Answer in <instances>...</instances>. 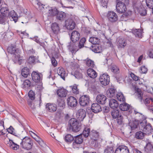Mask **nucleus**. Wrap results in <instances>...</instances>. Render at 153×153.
Listing matches in <instances>:
<instances>
[{
  "label": "nucleus",
  "mask_w": 153,
  "mask_h": 153,
  "mask_svg": "<svg viewBox=\"0 0 153 153\" xmlns=\"http://www.w3.org/2000/svg\"><path fill=\"white\" fill-rule=\"evenodd\" d=\"M58 105L60 107H63L65 106V102L63 100L59 99L57 100Z\"/></svg>",
  "instance_id": "obj_51"
},
{
  "label": "nucleus",
  "mask_w": 153,
  "mask_h": 153,
  "mask_svg": "<svg viewBox=\"0 0 153 153\" xmlns=\"http://www.w3.org/2000/svg\"><path fill=\"white\" fill-rule=\"evenodd\" d=\"M22 75L25 78H27L28 75H30V71L29 68L26 67L23 68L21 70Z\"/></svg>",
  "instance_id": "obj_28"
},
{
  "label": "nucleus",
  "mask_w": 153,
  "mask_h": 153,
  "mask_svg": "<svg viewBox=\"0 0 153 153\" xmlns=\"http://www.w3.org/2000/svg\"><path fill=\"white\" fill-rule=\"evenodd\" d=\"M28 96L31 100H34L35 98V93L32 90H30L28 93Z\"/></svg>",
  "instance_id": "obj_55"
},
{
  "label": "nucleus",
  "mask_w": 153,
  "mask_h": 153,
  "mask_svg": "<svg viewBox=\"0 0 153 153\" xmlns=\"http://www.w3.org/2000/svg\"><path fill=\"white\" fill-rule=\"evenodd\" d=\"M116 8L117 12L120 13L125 12L126 10V6L121 1L117 2Z\"/></svg>",
  "instance_id": "obj_9"
},
{
  "label": "nucleus",
  "mask_w": 153,
  "mask_h": 153,
  "mask_svg": "<svg viewBox=\"0 0 153 153\" xmlns=\"http://www.w3.org/2000/svg\"><path fill=\"white\" fill-rule=\"evenodd\" d=\"M31 82L29 79H26L24 81L22 84V88H28L31 86Z\"/></svg>",
  "instance_id": "obj_41"
},
{
  "label": "nucleus",
  "mask_w": 153,
  "mask_h": 153,
  "mask_svg": "<svg viewBox=\"0 0 153 153\" xmlns=\"http://www.w3.org/2000/svg\"><path fill=\"white\" fill-rule=\"evenodd\" d=\"M117 118L118 123L119 125H121L123 122V117L121 115Z\"/></svg>",
  "instance_id": "obj_59"
},
{
  "label": "nucleus",
  "mask_w": 153,
  "mask_h": 153,
  "mask_svg": "<svg viewBox=\"0 0 153 153\" xmlns=\"http://www.w3.org/2000/svg\"><path fill=\"white\" fill-rule=\"evenodd\" d=\"M19 138L22 140L20 144L22 148L27 150H30L32 148L33 142L30 138L28 137L21 136Z\"/></svg>",
  "instance_id": "obj_2"
},
{
  "label": "nucleus",
  "mask_w": 153,
  "mask_h": 153,
  "mask_svg": "<svg viewBox=\"0 0 153 153\" xmlns=\"http://www.w3.org/2000/svg\"><path fill=\"white\" fill-rule=\"evenodd\" d=\"M146 149L150 153H153V145L150 142H148L146 145Z\"/></svg>",
  "instance_id": "obj_42"
},
{
  "label": "nucleus",
  "mask_w": 153,
  "mask_h": 153,
  "mask_svg": "<svg viewBox=\"0 0 153 153\" xmlns=\"http://www.w3.org/2000/svg\"><path fill=\"white\" fill-rule=\"evenodd\" d=\"M65 26L68 30H72L75 27V23L71 19H68L65 20Z\"/></svg>",
  "instance_id": "obj_15"
},
{
  "label": "nucleus",
  "mask_w": 153,
  "mask_h": 153,
  "mask_svg": "<svg viewBox=\"0 0 153 153\" xmlns=\"http://www.w3.org/2000/svg\"><path fill=\"white\" fill-rule=\"evenodd\" d=\"M78 113V115H81L83 116L84 117L86 116V112L84 109L81 108L77 112Z\"/></svg>",
  "instance_id": "obj_50"
},
{
  "label": "nucleus",
  "mask_w": 153,
  "mask_h": 153,
  "mask_svg": "<svg viewBox=\"0 0 153 153\" xmlns=\"http://www.w3.org/2000/svg\"><path fill=\"white\" fill-rule=\"evenodd\" d=\"M87 137L89 136L92 140H97V138L99 137V133L93 130L90 131V128H88L87 129Z\"/></svg>",
  "instance_id": "obj_12"
},
{
  "label": "nucleus",
  "mask_w": 153,
  "mask_h": 153,
  "mask_svg": "<svg viewBox=\"0 0 153 153\" xmlns=\"http://www.w3.org/2000/svg\"><path fill=\"white\" fill-rule=\"evenodd\" d=\"M100 105L97 103H94L91 105V108H87V114L90 118H91L93 116V112L97 113L102 111Z\"/></svg>",
  "instance_id": "obj_4"
},
{
  "label": "nucleus",
  "mask_w": 153,
  "mask_h": 153,
  "mask_svg": "<svg viewBox=\"0 0 153 153\" xmlns=\"http://www.w3.org/2000/svg\"><path fill=\"white\" fill-rule=\"evenodd\" d=\"M67 102L68 106L71 107H75L78 103L76 98L72 96L68 98Z\"/></svg>",
  "instance_id": "obj_14"
},
{
  "label": "nucleus",
  "mask_w": 153,
  "mask_h": 153,
  "mask_svg": "<svg viewBox=\"0 0 153 153\" xmlns=\"http://www.w3.org/2000/svg\"><path fill=\"white\" fill-rule=\"evenodd\" d=\"M117 44L119 46L123 48L126 45V41L123 38H119L117 40Z\"/></svg>",
  "instance_id": "obj_35"
},
{
  "label": "nucleus",
  "mask_w": 153,
  "mask_h": 153,
  "mask_svg": "<svg viewBox=\"0 0 153 153\" xmlns=\"http://www.w3.org/2000/svg\"><path fill=\"white\" fill-rule=\"evenodd\" d=\"M80 33L77 31H73L71 33L70 39L73 43H76L80 39Z\"/></svg>",
  "instance_id": "obj_13"
},
{
  "label": "nucleus",
  "mask_w": 153,
  "mask_h": 153,
  "mask_svg": "<svg viewBox=\"0 0 153 153\" xmlns=\"http://www.w3.org/2000/svg\"><path fill=\"white\" fill-rule=\"evenodd\" d=\"M51 28L53 32L56 34H58L60 30L59 25L56 22H54L52 24Z\"/></svg>",
  "instance_id": "obj_27"
},
{
  "label": "nucleus",
  "mask_w": 153,
  "mask_h": 153,
  "mask_svg": "<svg viewBox=\"0 0 153 153\" xmlns=\"http://www.w3.org/2000/svg\"><path fill=\"white\" fill-rule=\"evenodd\" d=\"M106 97L102 94H99L96 97L97 102L101 104H104L106 102Z\"/></svg>",
  "instance_id": "obj_24"
},
{
  "label": "nucleus",
  "mask_w": 153,
  "mask_h": 153,
  "mask_svg": "<svg viewBox=\"0 0 153 153\" xmlns=\"http://www.w3.org/2000/svg\"><path fill=\"white\" fill-rule=\"evenodd\" d=\"M46 107L47 109L51 112H54L57 109L56 105L55 104L48 103L46 104Z\"/></svg>",
  "instance_id": "obj_20"
},
{
  "label": "nucleus",
  "mask_w": 153,
  "mask_h": 153,
  "mask_svg": "<svg viewBox=\"0 0 153 153\" xmlns=\"http://www.w3.org/2000/svg\"><path fill=\"white\" fill-rule=\"evenodd\" d=\"M117 100L119 101H120L125 102V99L122 93H118L117 95Z\"/></svg>",
  "instance_id": "obj_45"
},
{
  "label": "nucleus",
  "mask_w": 153,
  "mask_h": 153,
  "mask_svg": "<svg viewBox=\"0 0 153 153\" xmlns=\"http://www.w3.org/2000/svg\"><path fill=\"white\" fill-rule=\"evenodd\" d=\"M7 51L9 53L13 55L12 57L15 58V60H19L20 51L19 49H16V47L12 46L7 48Z\"/></svg>",
  "instance_id": "obj_5"
},
{
  "label": "nucleus",
  "mask_w": 153,
  "mask_h": 153,
  "mask_svg": "<svg viewBox=\"0 0 153 153\" xmlns=\"http://www.w3.org/2000/svg\"><path fill=\"white\" fill-rule=\"evenodd\" d=\"M114 149L113 147L107 146L106 149L104 151V153H114Z\"/></svg>",
  "instance_id": "obj_47"
},
{
  "label": "nucleus",
  "mask_w": 153,
  "mask_h": 153,
  "mask_svg": "<svg viewBox=\"0 0 153 153\" xmlns=\"http://www.w3.org/2000/svg\"><path fill=\"white\" fill-rule=\"evenodd\" d=\"M36 57L34 56H30L28 59V62L30 64H35Z\"/></svg>",
  "instance_id": "obj_54"
},
{
  "label": "nucleus",
  "mask_w": 153,
  "mask_h": 153,
  "mask_svg": "<svg viewBox=\"0 0 153 153\" xmlns=\"http://www.w3.org/2000/svg\"><path fill=\"white\" fill-rule=\"evenodd\" d=\"M87 82H88V86H91L92 85L94 82L95 78L97 76V73L93 69L89 68L87 70Z\"/></svg>",
  "instance_id": "obj_3"
},
{
  "label": "nucleus",
  "mask_w": 153,
  "mask_h": 153,
  "mask_svg": "<svg viewBox=\"0 0 153 153\" xmlns=\"http://www.w3.org/2000/svg\"><path fill=\"white\" fill-rule=\"evenodd\" d=\"M130 76L135 81H137L138 80V78L139 77L138 76H137L134 74L132 73L131 74Z\"/></svg>",
  "instance_id": "obj_64"
},
{
  "label": "nucleus",
  "mask_w": 153,
  "mask_h": 153,
  "mask_svg": "<svg viewBox=\"0 0 153 153\" xmlns=\"http://www.w3.org/2000/svg\"><path fill=\"white\" fill-rule=\"evenodd\" d=\"M140 121L138 120L134 119L129 121V125L131 127V130H134L137 128L139 125Z\"/></svg>",
  "instance_id": "obj_17"
},
{
  "label": "nucleus",
  "mask_w": 153,
  "mask_h": 153,
  "mask_svg": "<svg viewBox=\"0 0 153 153\" xmlns=\"http://www.w3.org/2000/svg\"><path fill=\"white\" fill-rule=\"evenodd\" d=\"M107 17L109 21L112 23L116 22L118 19L117 14L113 11H108Z\"/></svg>",
  "instance_id": "obj_11"
},
{
  "label": "nucleus",
  "mask_w": 153,
  "mask_h": 153,
  "mask_svg": "<svg viewBox=\"0 0 153 153\" xmlns=\"http://www.w3.org/2000/svg\"><path fill=\"white\" fill-rule=\"evenodd\" d=\"M32 80L35 82H39L41 80V76L39 73L33 71L31 74Z\"/></svg>",
  "instance_id": "obj_18"
},
{
  "label": "nucleus",
  "mask_w": 153,
  "mask_h": 153,
  "mask_svg": "<svg viewBox=\"0 0 153 153\" xmlns=\"http://www.w3.org/2000/svg\"><path fill=\"white\" fill-rule=\"evenodd\" d=\"M79 103L82 106H85L86 105V95L81 97L79 100Z\"/></svg>",
  "instance_id": "obj_38"
},
{
  "label": "nucleus",
  "mask_w": 153,
  "mask_h": 153,
  "mask_svg": "<svg viewBox=\"0 0 153 153\" xmlns=\"http://www.w3.org/2000/svg\"><path fill=\"white\" fill-rule=\"evenodd\" d=\"M111 115L113 118L116 119L121 116L120 114L119 110L116 108L113 109L111 112Z\"/></svg>",
  "instance_id": "obj_36"
},
{
  "label": "nucleus",
  "mask_w": 153,
  "mask_h": 153,
  "mask_svg": "<svg viewBox=\"0 0 153 153\" xmlns=\"http://www.w3.org/2000/svg\"><path fill=\"white\" fill-rule=\"evenodd\" d=\"M9 143H7V146L10 148L14 150H16L19 148V146L16 144L15 143L13 140L9 139Z\"/></svg>",
  "instance_id": "obj_31"
},
{
  "label": "nucleus",
  "mask_w": 153,
  "mask_h": 153,
  "mask_svg": "<svg viewBox=\"0 0 153 153\" xmlns=\"http://www.w3.org/2000/svg\"><path fill=\"white\" fill-rule=\"evenodd\" d=\"M59 11L56 8H51L49 10V13L51 16H56Z\"/></svg>",
  "instance_id": "obj_40"
},
{
  "label": "nucleus",
  "mask_w": 153,
  "mask_h": 153,
  "mask_svg": "<svg viewBox=\"0 0 153 153\" xmlns=\"http://www.w3.org/2000/svg\"><path fill=\"white\" fill-rule=\"evenodd\" d=\"M94 64L93 61L88 58H87V66L92 68L94 67Z\"/></svg>",
  "instance_id": "obj_43"
},
{
  "label": "nucleus",
  "mask_w": 153,
  "mask_h": 153,
  "mask_svg": "<svg viewBox=\"0 0 153 153\" xmlns=\"http://www.w3.org/2000/svg\"><path fill=\"white\" fill-rule=\"evenodd\" d=\"M69 50L71 51L72 53H75L76 51V46H74L72 45H70L68 46Z\"/></svg>",
  "instance_id": "obj_48"
},
{
  "label": "nucleus",
  "mask_w": 153,
  "mask_h": 153,
  "mask_svg": "<svg viewBox=\"0 0 153 153\" xmlns=\"http://www.w3.org/2000/svg\"><path fill=\"white\" fill-rule=\"evenodd\" d=\"M108 97L110 98L113 97L115 94V90L113 88H110L107 91Z\"/></svg>",
  "instance_id": "obj_39"
},
{
  "label": "nucleus",
  "mask_w": 153,
  "mask_h": 153,
  "mask_svg": "<svg viewBox=\"0 0 153 153\" xmlns=\"http://www.w3.org/2000/svg\"><path fill=\"white\" fill-rule=\"evenodd\" d=\"M147 6L150 9L153 7V0H146Z\"/></svg>",
  "instance_id": "obj_53"
},
{
  "label": "nucleus",
  "mask_w": 153,
  "mask_h": 153,
  "mask_svg": "<svg viewBox=\"0 0 153 153\" xmlns=\"http://www.w3.org/2000/svg\"><path fill=\"white\" fill-rule=\"evenodd\" d=\"M87 50H91L95 53H99L102 51V48L101 45L98 44L91 45V47L87 46Z\"/></svg>",
  "instance_id": "obj_10"
},
{
  "label": "nucleus",
  "mask_w": 153,
  "mask_h": 153,
  "mask_svg": "<svg viewBox=\"0 0 153 153\" xmlns=\"http://www.w3.org/2000/svg\"><path fill=\"white\" fill-rule=\"evenodd\" d=\"M112 72L115 74H118L120 72V70L118 67L115 65H113L111 67Z\"/></svg>",
  "instance_id": "obj_46"
},
{
  "label": "nucleus",
  "mask_w": 153,
  "mask_h": 153,
  "mask_svg": "<svg viewBox=\"0 0 153 153\" xmlns=\"http://www.w3.org/2000/svg\"><path fill=\"white\" fill-rule=\"evenodd\" d=\"M146 125V122H143V121L140 122L139 123V125L138 126L139 127V128H143L144 127H145V126Z\"/></svg>",
  "instance_id": "obj_60"
},
{
  "label": "nucleus",
  "mask_w": 153,
  "mask_h": 153,
  "mask_svg": "<svg viewBox=\"0 0 153 153\" xmlns=\"http://www.w3.org/2000/svg\"><path fill=\"white\" fill-rule=\"evenodd\" d=\"M5 16L3 15H0V24H3L4 23V20L5 19Z\"/></svg>",
  "instance_id": "obj_63"
},
{
  "label": "nucleus",
  "mask_w": 153,
  "mask_h": 153,
  "mask_svg": "<svg viewBox=\"0 0 153 153\" xmlns=\"http://www.w3.org/2000/svg\"><path fill=\"white\" fill-rule=\"evenodd\" d=\"M136 95L140 100L141 103H143V93L140 89L138 88H135Z\"/></svg>",
  "instance_id": "obj_21"
},
{
  "label": "nucleus",
  "mask_w": 153,
  "mask_h": 153,
  "mask_svg": "<svg viewBox=\"0 0 153 153\" xmlns=\"http://www.w3.org/2000/svg\"><path fill=\"white\" fill-rule=\"evenodd\" d=\"M100 1L102 6L103 7H105L106 8L107 7L108 0H100Z\"/></svg>",
  "instance_id": "obj_58"
},
{
  "label": "nucleus",
  "mask_w": 153,
  "mask_h": 153,
  "mask_svg": "<svg viewBox=\"0 0 153 153\" xmlns=\"http://www.w3.org/2000/svg\"><path fill=\"white\" fill-rule=\"evenodd\" d=\"M110 106L113 109L116 108L118 107L119 104L117 101L113 99H111L109 100Z\"/></svg>",
  "instance_id": "obj_30"
},
{
  "label": "nucleus",
  "mask_w": 153,
  "mask_h": 153,
  "mask_svg": "<svg viewBox=\"0 0 153 153\" xmlns=\"http://www.w3.org/2000/svg\"><path fill=\"white\" fill-rule=\"evenodd\" d=\"M17 16L15 11L13 10H12L10 12H9L7 17H11L13 21H14L15 22H16L18 20Z\"/></svg>",
  "instance_id": "obj_29"
},
{
  "label": "nucleus",
  "mask_w": 153,
  "mask_h": 153,
  "mask_svg": "<svg viewBox=\"0 0 153 153\" xmlns=\"http://www.w3.org/2000/svg\"><path fill=\"white\" fill-rule=\"evenodd\" d=\"M86 41V39L84 37L82 38L80 40L79 44L78 45V47L80 49L84 47V44L85 43V42Z\"/></svg>",
  "instance_id": "obj_49"
},
{
  "label": "nucleus",
  "mask_w": 153,
  "mask_h": 153,
  "mask_svg": "<svg viewBox=\"0 0 153 153\" xmlns=\"http://www.w3.org/2000/svg\"><path fill=\"white\" fill-rule=\"evenodd\" d=\"M99 80L101 83L105 86L109 84L110 82L109 76L105 74H103L100 76Z\"/></svg>",
  "instance_id": "obj_8"
},
{
  "label": "nucleus",
  "mask_w": 153,
  "mask_h": 153,
  "mask_svg": "<svg viewBox=\"0 0 153 153\" xmlns=\"http://www.w3.org/2000/svg\"><path fill=\"white\" fill-rule=\"evenodd\" d=\"M51 62L52 65L54 67H55L57 65V62L55 58L53 57L51 59Z\"/></svg>",
  "instance_id": "obj_61"
},
{
  "label": "nucleus",
  "mask_w": 153,
  "mask_h": 153,
  "mask_svg": "<svg viewBox=\"0 0 153 153\" xmlns=\"http://www.w3.org/2000/svg\"><path fill=\"white\" fill-rule=\"evenodd\" d=\"M141 130H142L143 132L147 133L149 132H151L153 130V129L151 124L150 123H148L145 126V127H144L143 128H141Z\"/></svg>",
  "instance_id": "obj_37"
},
{
  "label": "nucleus",
  "mask_w": 153,
  "mask_h": 153,
  "mask_svg": "<svg viewBox=\"0 0 153 153\" xmlns=\"http://www.w3.org/2000/svg\"><path fill=\"white\" fill-rule=\"evenodd\" d=\"M114 153H130L128 147L125 146H121L117 147Z\"/></svg>",
  "instance_id": "obj_16"
},
{
  "label": "nucleus",
  "mask_w": 153,
  "mask_h": 153,
  "mask_svg": "<svg viewBox=\"0 0 153 153\" xmlns=\"http://www.w3.org/2000/svg\"><path fill=\"white\" fill-rule=\"evenodd\" d=\"M77 4V1L75 0H63L61 2L62 6L63 7L72 8H74V6Z\"/></svg>",
  "instance_id": "obj_6"
},
{
  "label": "nucleus",
  "mask_w": 153,
  "mask_h": 153,
  "mask_svg": "<svg viewBox=\"0 0 153 153\" xmlns=\"http://www.w3.org/2000/svg\"><path fill=\"white\" fill-rule=\"evenodd\" d=\"M7 5L6 4H2L1 6L0 11L4 16L7 17V14L9 12V9L7 7Z\"/></svg>",
  "instance_id": "obj_23"
},
{
  "label": "nucleus",
  "mask_w": 153,
  "mask_h": 153,
  "mask_svg": "<svg viewBox=\"0 0 153 153\" xmlns=\"http://www.w3.org/2000/svg\"><path fill=\"white\" fill-rule=\"evenodd\" d=\"M83 136L86 137V134H80L76 136L75 137L74 140V142L73 143V146L74 148H77L78 145L82 143L83 141Z\"/></svg>",
  "instance_id": "obj_7"
},
{
  "label": "nucleus",
  "mask_w": 153,
  "mask_h": 153,
  "mask_svg": "<svg viewBox=\"0 0 153 153\" xmlns=\"http://www.w3.org/2000/svg\"><path fill=\"white\" fill-rule=\"evenodd\" d=\"M56 18L57 20L60 21L61 22L65 21L66 20V13L63 11H59L56 15Z\"/></svg>",
  "instance_id": "obj_19"
},
{
  "label": "nucleus",
  "mask_w": 153,
  "mask_h": 153,
  "mask_svg": "<svg viewBox=\"0 0 153 153\" xmlns=\"http://www.w3.org/2000/svg\"><path fill=\"white\" fill-rule=\"evenodd\" d=\"M132 33L135 35L136 37L142 38V31L140 29H133L132 31Z\"/></svg>",
  "instance_id": "obj_34"
},
{
  "label": "nucleus",
  "mask_w": 153,
  "mask_h": 153,
  "mask_svg": "<svg viewBox=\"0 0 153 153\" xmlns=\"http://www.w3.org/2000/svg\"><path fill=\"white\" fill-rule=\"evenodd\" d=\"M73 92L75 94L78 93V90L77 89V85L76 84H74L72 87Z\"/></svg>",
  "instance_id": "obj_57"
},
{
  "label": "nucleus",
  "mask_w": 153,
  "mask_h": 153,
  "mask_svg": "<svg viewBox=\"0 0 153 153\" xmlns=\"http://www.w3.org/2000/svg\"><path fill=\"white\" fill-rule=\"evenodd\" d=\"M57 73L64 80H65L66 75L65 71L62 67H59L57 69Z\"/></svg>",
  "instance_id": "obj_26"
},
{
  "label": "nucleus",
  "mask_w": 153,
  "mask_h": 153,
  "mask_svg": "<svg viewBox=\"0 0 153 153\" xmlns=\"http://www.w3.org/2000/svg\"><path fill=\"white\" fill-rule=\"evenodd\" d=\"M56 93L58 96L60 97H65L67 94V91L64 89L57 90Z\"/></svg>",
  "instance_id": "obj_32"
},
{
  "label": "nucleus",
  "mask_w": 153,
  "mask_h": 153,
  "mask_svg": "<svg viewBox=\"0 0 153 153\" xmlns=\"http://www.w3.org/2000/svg\"><path fill=\"white\" fill-rule=\"evenodd\" d=\"M74 140L73 137L70 134H67L65 137V140L67 142H71Z\"/></svg>",
  "instance_id": "obj_44"
},
{
  "label": "nucleus",
  "mask_w": 153,
  "mask_h": 153,
  "mask_svg": "<svg viewBox=\"0 0 153 153\" xmlns=\"http://www.w3.org/2000/svg\"><path fill=\"white\" fill-rule=\"evenodd\" d=\"M120 108L122 111H127L129 110V113L130 114L132 113V111L131 110H129L130 108V105L126 102H123L122 104H120Z\"/></svg>",
  "instance_id": "obj_22"
},
{
  "label": "nucleus",
  "mask_w": 153,
  "mask_h": 153,
  "mask_svg": "<svg viewBox=\"0 0 153 153\" xmlns=\"http://www.w3.org/2000/svg\"><path fill=\"white\" fill-rule=\"evenodd\" d=\"M146 133L140 131L137 132L135 134V138L138 140H142L144 137Z\"/></svg>",
  "instance_id": "obj_33"
},
{
  "label": "nucleus",
  "mask_w": 153,
  "mask_h": 153,
  "mask_svg": "<svg viewBox=\"0 0 153 153\" xmlns=\"http://www.w3.org/2000/svg\"><path fill=\"white\" fill-rule=\"evenodd\" d=\"M7 130L9 133L14 135L15 136L19 137L16 133L13 132V131L14 130V129L12 127V126H10V127Z\"/></svg>",
  "instance_id": "obj_52"
},
{
  "label": "nucleus",
  "mask_w": 153,
  "mask_h": 153,
  "mask_svg": "<svg viewBox=\"0 0 153 153\" xmlns=\"http://www.w3.org/2000/svg\"><path fill=\"white\" fill-rule=\"evenodd\" d=\"M71 74L77 79L82 78V75L79 69L73 70L71 73Z\"/></svg>",
  "instance_id": "obj_25"
},
{
  "label": "nucleus",
  "mask_w": 153,
  "mask_h": 153,
  "mask_svg": "<svg viewBox=\"0 0 153 153\" xmlns=\"http://www.w3.org/2000/svg\"><path fill=\"white\" fill-rule=\"evenodd\" d=\"M102 110L105 113H108L110 111V108L108 106H105L103 108Z\"/></svg>",
  "instance_id": "obj_62"
},
{
  "label": "nucleus",
  "mask_w": 153,
  "mask_h": 153,
  "mask_svg": "<svg viewBox=\"0 0 153 153\" xmlns=\"http://www.w3.org/2000/svg\"><path fill=\"white\" fill-rule=\"evenodd\" d=\"M68 124L70 129L74 132H77L81 128V124L75 118L70 119L68 122Z\"/></svg>",
  "instance_id": "obj_1"
},
{
  "label": "nucleus",
  "mask_w": 153,
  "mask_h": 153,
  "mask_svg": "<svg viewBox=\"0 0 153 153\" xmlns=\"http://www.w3.org/2000/svg\"><path fill=\"white\" fill-rule=\"evenodd\" d=\"M131 11H128L125 12L121 16V18L124 19V18L130 16L131 14Z\"/></svg>",
  "instance_id": "obj_56"
}]
</instances>
